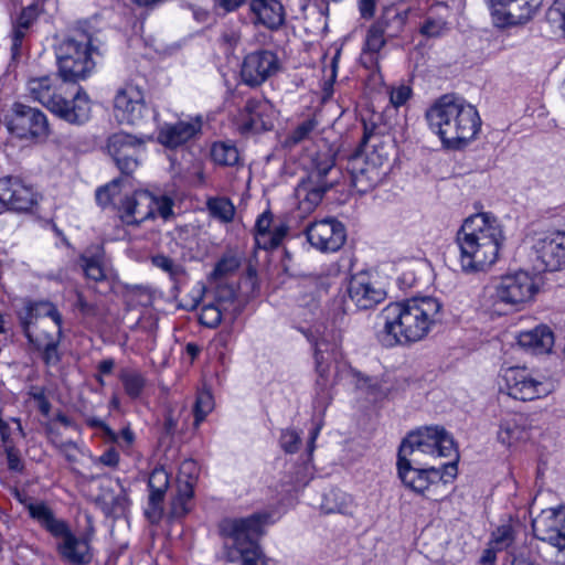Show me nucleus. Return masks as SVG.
Returning a JSON list of instances; mask_svg holds the SVG:
<instances>
[{"label": "nucleus", "mask_w": 565, "mask_h": 565, "mask_svg": "<svg viewBox=\"0 0 565 565\" xmlns=\"http://www.w3.org/2000/svg\"><path fill=\"white\" fill-rule=\"evenodd\" d=\"M7 128L20 139L44 141L50 135L47 117L41 110L15 104Z\"/></svg>", "instance_id": "obj_16"}, {"label": "nucleus", "mask_w": 565, "mask_h": 565, "mask_svg": "<svg viewBox=\"0 0 565 565\" xmlns=\"http://www.w3.org/2000/svg\"><path fill=\"white\" fill-rule=\"evenodd\" d=\"M320 508L326 514H352L355 504L350 494L339 489H332L323 495Z\"/></svg>", "instance_id": "obj_32"}, {"label": "nucleus", "mask_w": 565, "mask_h": 565, "mask_svg": "<svg viewBox=\"0 0 565 565\" xmlns=\"http://www.w3.org/2000/svg\"><path fill=\"white\" fill-rule=\"evenodd\" d=\"M29 395L34 399L36 403L38 408L43 415H49L51 411V404L49 399L45 396V392L42 387H31Z\"/></svg>", "instance_id": "obj_51"}, {"label": "nucleus", "mask_w": 565, "mask_h": 565, "mask_svg": "<svg viewBox=\"0 0 565 565\" xmlns=\"http://www.w3.org/2000/svg\"><path fill=\"white\" fill-rule=\"evenodd\" d=\"M47 317L57 327V335L62 334L63 318L54 303L50 301L29 302L21 316L23 332L26 339H32L34 333L33 323L36 319Z\"/></svg>", "instance_id": "obj_28"}, {"label": "nucleus", "mask_w": 565, "mask_h": 565, "mask_svg": "<svg viewBox=\"0 0 565 565\" xmlns=\"http://www.w3.org/2000/svg\"><path fill=\"white\" fill-rule=\"evenodd\" d=\"M122 183L116 179L96 191L97 204L104 209L113 205L122 223L137 225L157 216L168 220L173 214V201L169 196H156L142 190L128 195Z\"/></svg>", "instance_id": "obj_4"}, {"label": "nucleus", "mask_w": 565, "mask_h": 565, "mask_svg": "<svg viewBox=\"0 0 565 565\" xmlns=\"http://www.w3.org/2000/svg\"><path fill=\"white\" fill-rule=\"evenodd\" d=\"M248 6L254 25L277 31L285 24L286 10L280 0H250Z\"/></svg>", "instance_id": "obj_24"}, {"label": "nucleus", "mask_w": 565, "mask_h": 565, "mask_svg": "<svg viewBox=\"0 0 565 565\" xmlns=\"http://www.w3.org/2000/svg\"><path fill=\"white\" fill-rule=\"evenodd\" d=\"M46 339L42 340L38 335L33 333L32 339H28L30 343H32L38 350L42 351V358L47 365H56L60 360V353H58V342L60 337L54 338L51 334L45 335Z\"/></svg>", "instance_id": "obj_34"}, {"label": "nucleus", "mask_w": 565, "mask_h": 565, "mask_svg": "<svg viewBox=\"0 0 565 565\" xmlns=\"http://www.w3.org/2000/svg\"><path fill=\"white\" fill-rule=\"evenodd\" d=\"M501 388L514 399L527 402L548 396L555 384L552 379L525 366H508L500 371Z\"/></svg>", "instance_id": "obj_12"}, {"label": "nucleus", "mask_w": 565, "mask_h": 565, "mask_svg": "<svg viewBox=\"0 0 565 565\" xmlns=\"http://www.w3.org/2000/svg\"><path fill=\"white\" fill-rule=\"evenodd\" d=\"M388 22L385 19L376 21L366 35V49L371 52H379L386 43V30Z\"/></svg>", "instance_id": "obj_40"}, {"label": "nucleus", "mask_w": 565, "mask_h": 565, "mask_svg": "<svg viewBox=\"0 0 565 565\" xmlns=\"http://www.w3.org/2000/svg\"><path fill=\"white\" fill-rule=\"evenodd\" d=\"M492 22L498 28L523 24L541 8L543 0H487Z\"/></svg>", "instance_id": "obj_19"}, {"label": "nucleus", "mask_w": 565, "mask_h": 565, "mask_svg": "<svg viewBox=\"0 0 565 565\" xmlns=\"http://www.w3.org/2000/svg\"><path fill=\"white\" fill-rule=\"evenodd\" d=\"M333 167L334 158L329 150L317 152L312 157L308 178L296 188L298 209L302 214L311 213L321 202L330 186L324 178Z\"/></svg>", "instance_id": "obj_13"}, {"label": "nucleus", "mask_w": 565, "mask_h": 565, "mask_svg": "<svg viewBox=\"0 0 565 565\" xmlns=\"http://www.w3.org/2000/svg\"><path fill=\"white\" fill-rule=\"evenodd\" d=\"M39 198L36 190L18 177L0 179V213L4 210L31 211L38 204Z\"/></svg>", "instance_id": "obj_20"}, {"label": "nucleus", "mask_w": 565, "mask_h": 565, "mask_svg": "<svg viewBox=\"0 0 565 565\" xmlns=\"http://www.w3.org/2000/svg\"><path fill=\"white\" fill-rule=\"evenodd\" d=\"M332 341H333V343L331 345L330 351L332 353H334V351L338 349V347L340 344V337H339V334H333L332 335ZM328 351H329V344H328L327 340L323 337L316 341V364H317V371H318L320 377L323 381V382L318 381L319 385H326L327 384L326 374H327V371H328V366H326L323 364V359H324L323 358V353L328 352Z\"/></svg>", "instance_id": "obj_38"}, {"label": "nucleus", "mask_w": 565, "mask_h": 565, "mask_svg": "<svg viewBox=\"0 0 565 565\" xmlns=\"http://www.w3.org/2000/svg\"><path fill=\"white\" fill-rule=\"evenodd\" d=\"M518 344L526 352L534 355L547 354L554 345V333L545 324L519 332Z\"/></svg>", "instance_id": "obj_29"}, {"label": "nucleus", "mask_w": 565, "mask_h": 565, "mask_svg": "<svg viewBox=\"0 0 565 565\" xmlns=\"http://www.w3.org/2000/svg\"><path fill=\"white\" fill-rule=\"evenodd\" d=\"M62 541L57 545L60 555L71 564L86 565L93 558L89 539L76 536L66 525L65 533L55 536Z\"/></svg>", "instance_id": "obj_27"}, {"label": "nucleus", "mask_w": 565, "mask_h": 565, "mask_svg": "<svg viewBox=\"0 0 565 565\" xmlns=\"http://www.w3.org/2000/svg\"><path fill=\"white\" fill-rule=\"evenodd\" d=\"M119 380L124 385L126 394L132 399L141 396L147 384L143 374L134 369L120 370Z\"/></svg>", "instance_id": "obj_33"}, {"label": "nucleus", "mask_w": 565, "mask_h": 565, "mask_svg": "<svg viewBox=\"0 0 565 565\" xmlns=\"http://www.w3.org/2000/svg\"><path fill=\"white\" fill-rule=\"evenodd\" d=\"M416 278L413 270H405L396 278V284L401 290H407L415 285Z\"/></svg>", "instance_id": "obj_55"}, {"label": "nucleus", "mask_w": 565, "mask_h": 565, "mask_svg": "<svg viewBox=\"0 0 565 565\" xmlns=\"http://www.w3.org/2000/svg\"><path fill=\"white\" fill-rule=\"evenodd\" d=\"M309 243L320 252L339 250L347 238L343 224L333 217L311 223L307 227Z\"/></svg>", "instance_id": "obj_21"}, {"label": "nucleus", "mask_w": 565, "mask_h": 565, "mask_svg": "<svg viewBox=\"0 0 565 565\" xmlns=\"http://www.w3.org/2000/svg\"><path fill=\"white\" fill-rule=\"evenodd\" d=\"M206 209L213 218L222 223L232 222L235 215L234 204L230 199L223 196L207 199Z\"/></svg>", "instance_id": "obj_35"}, {"label": "nucleus", "mask_w": 565, "mask_h": 565, "mask_svg": "<svg viewBox=\"0 0 565 565\" xmlns=\"http://www.w3.org/2000/svg\"><path fill=\"white\" fill-rule=\"evenodd\" d=\"M359 10L363 18L370 19L374 15L376 0H358Z\"/></svg>", "instance_id": "obj_57"}, {"label": "nucleus", "mask_w": 565, "mask_h": 565, "mask_svg": "<svg viewBox=\"0 0 565 565\" xmlns=\"http://www.w3.org/2000/svg\"><path fill=\"white\" fill-rule=\"evenodd\" d=\"M152 137L141 135L134 136L127 132H117L107 140V151L115 160L119 170L129 174L134 172L139 164V156Z\"/></svg>", "instance_id": "obj_18"}, {"label": "nucleus", "mask_w": 565, "mask_h": 565, "mask_svg": "<svg viewBox=\"0 0 565 565\" xmlns=\"http://www.w3.org/2000/svg\"><path fill=\"white\" fill-rule=\"evenodd\" d=\"M278 55L266 49L247 53L241 63L239 78L248 87H258L280 71Z\"/></svg>", "instance_id": "obj_17"}, {"label": "nucleus", "mask_w": 565, "mask_h": 565, "mask_svg": "<svg viewBox=\"0 0 565 565\" xmlns=\"http://www.w3.org/2000/svg\"><path fill=\"white\" fill-rule=\"evenodd\" d=\"M109 436L114 441L118 443L122 449L130 448L135 443V434L129 427L122 428L119 434L110 431Z\"/></svg>", "instance_id": "obj_54"}, {"label": "nucleus", "mask_w": 565, "mask_h": 565, "mask_svg": "<svg viewBox=\"0 0 565 565\" xmlns=\"http://www.w3.org/2000/svg\"><path fill=\"white\" fill-rule=\"evenodd\" d=\"M459 263L466 274L490 269L499 259L505 242L500 220L490 212L467 217L457 233Z\"/></svg>", "instance_id": "obj_2"}, {"label": "nucleus", "mask_w": 565, "mask_h": 565, "mask_svg": "<svg viewBox=\"0 0 565 565\" xmlns=\"http://www.w3.org/2000/svg\"><path fill=\"white\" fill-rule=\"evenodd\" d=\"M99 462L107 467H116L119 462V455L115 449H108L99 457Z\"/></svg>", "instance_id": "obj_58"}, {"label": "nucleus", "mask_w": 565, "mask_h": 565, "mask_svg": "<svg viewBox=\"0 0 565 565\" xmlns=\"http://www.w3.org/2000/svg\"><path fill=\"white\" fill-rule=\"evenodd\" d=\"M163 494L149 493L145 515L153 524L159 523L163 515Z\"/></svg>", "instance_id": "obj_44"}, {"label": "nucleus", "mask_w": 565, "mask_h": 565, "mask_svg": "<svg viewBox=\"0 0 565 565\" xmlns=\"http://www.w3.org/2000/svg\"><path fill=\"white\" fill-rule=\"evenodd\" d=\"M153 266L167 273L171 279H178L183 274V267L166 255H156L151 259Z\"/></svg>", "instance_id": "obj_45"}, {"label": "nucleus", "mask_w": 565, "mask_h": 565, "mask_svg": "<svg viewBox=\"0 0 565 565\" xmlns=\"http://www.w3.org/2000/svg\"><path fill=\"white\" fill-rule=\"evenodd\" d=\"M96 49L93 39L86 33H78L61 42L55 50L58 75L65 83H77L92 75L96 62Z\"/></svg>", "instance_id": "obj_9"}, {"label": "nucleus", "mask_w": 565, "mask_h": 565, "mask_svg": "<svg viewBox=\"0 0 565 565\" xmlns=\"http://www.w3.org/2000/svg\"><path fill=\"white\" fill-rule=\"evenodd\" d=\"M81 260L87 278L95 281H100L105 278L104 269L98 259L82 256Z\"/></svg>", "instance_id": "obj_48"}, {"label": "nucleus", "mask_w": 565, "mask_h": 565, "mask_svg": "<svg viewBox=\"0 0 565 565\" xmlns=\"http://www.w3.org/2000/svg\"><path fill=\"white\" fill-rule=\"evenodd\" d=\"M35 13H36V9L34 7L30 6L26 9H24L19 19L20 26H22L23 29H28L31 20L34 18Z\"/></svg>", "instance_id": "obj_60"}, {"label": "nucleus", "mask_w": 565, "mask_h": 565, "mask_svg": "<svg viewBox=\"0 0 565 565\" xmlns=\"http://www.w3.org/2000/svg\"><path fill=\"white\" fill-rule=\"evenodd\" d=\"M13 497L14 499L20 503L22 504L28 511H29V507L30 504H34L35 501L32 500L31 498H29V495L25 493V492H22L18 489H14L13 490Z\"/></svg>", "instance_id": "obj_62"}, {"label": "nucleus", "mask_w": 565, "mask_h": 565, "mask_svg": "<svg viewBox=\"0 0 565 565\" xmlns=\"http://www.w3.org/2000/svg\"><path fill=\"white\" fill-rule=\"evenodd\" d=\"M237 266L238 264L233 257H224L216 263L213 270V276L216 278L224 277L227 274L234 271Z\"/></svg>", "instance_id": "obj_52"}, {"label": "nucleus", "mask_w": 565, "mask_h": 565, "mask_svg": "<svg viewBox=\"0 0 565 565\" xmlns=\"http://www.w3.org/2000/svg\"><path fill=\"white\" fill-rule=\"evenodd\" d=\"M446 29V22L444 20L427 19L420 28V32L426 36L436 38L441 35Z\"/></svg>", "instance_id": "obj_50"}, {"label": "nucleus", "mask_w": 565, "mask_h": 565, "mask_svg": "<svg viewBox=\"0 0 565 565\" xmlns=\"http://www.w3.org/2000/svg\"><path fill=\"white\" fill-rule=\"evenodd\" d=\"M198 475L199 467L194 460L190 459L182 461L177 478L178 487L181 488V486H189L193 490Z\"/></svg>", "instance_id": "obj_42"}, {"label": "nucleus", "mask_w": 565, "mask_h": 565, "mask_svg": "<svg viewBox=\"0 0 565 565\" xmlns=\"http://www.w3.org/2000/svg\"><path fill=\"white\" fill-rule=\"evenodd\" d=\"M554 10L562 17V29L565 33V0H555Z\"/></svg>", "instance_id": "obj_64"}, {"label": "nucleus", "mask_w": 565, "mask_h": 565, "mask_svg": "<svg viewBox=\"0 0 565 565\" xmlns=\"http://www.w3.org/2000/svg\"><path fill=\"white\" fill-rule=\"evenodd\" d=\"M201 129L202 117H190L175 124H163L159 128L157 140L167 148H178L199 135Z\"/></svg>", "instance_id": "obj_25"}, {"label": "nucleus", "mask_w": 565, "mask_h": 565, "mask_svg": "<svg viewBox=\"0 0 565 565\" xmlns=\"http://www.w3.org/2000/svg\"><path fill=\"white\" fill-rule=\"evenodd\" d=\"M391 335L398 344L424 340L443 318L441 301L431 296L391 302Z\"/></svg>", "instance_id": "obj_5"}, {"label": "nucleus", "mask_w": 565, "mask_h": 565, "mask_svg": "<svg viewBox=\"0 0 565 565\" xmlns=\"http://www.w3.org/2000/svg\"><path fill=\"white\" fill-rule=\"evenodd\" d=\"M214 408V399L209 391H200L194 405V425L199 426Z\"/></svg>", "instance_id": "obj_41"}, {"label": "nucleus", "mask_w": 565, "mask_h": 565, "mask_svg": "<svg viewBox=\"0 0 565 565\" xmlns=\"http://www.w3.org/2000/svg\"><path fill=\"white\" fill-rule=\"evenodd\" d=\"M348 292L350 299L359 309L373 308L386 297L385 290L375 287L364 273H359L351 278Z\"/></svg>", "instance_id": "obj_26"}, {"label": "nucleus", "mask_w": 565, "mask_h": 565, "mask_svg": "<svg viewBox=\"0 0 565 565\" xmlns=\"http://www.w3.org/2000/svg\"><path fill=\"white\" fill-rule=\"evenodd\" d=\"M66 88L65 83H58L52 76L33 77L26 83L29 96L52 114L71 124L86 122L92 111L87 93L77 87L75 93L67 94Z\"/></svg>", "instance_id": "obj_7"}, {"label": "nucleus", "mask_w": 565, "mask_h": 565, "mask_svg": "<svg viewBox=\"0 0 565 565\" xmlns=\"http://www.w3.org/2000/svg\"><path fill=\"white\" fill-rule=\"evenodd\" d=\"M199 320L203 326L215 328L222 320V310L218 305H205L202 307Z\"/></svg>", "instance_id": "obj_46"}, {"label": "nucleus", "mask_w": 565, "mask_h": 565, "mask_svg": "<svg viewBox=\"0 0 565 565\" xmlns=\"http://www.w3.org/2000/svg\"><path fill=\"white\" fill-rule=\"evenodd\" d=\"M194 490L189 486L178 487V493L171 502L170 514L172 518H183L192 509Z\"/></svg>", "instance_id": "obj_37"}, {"label": "nucleus", "mask_w": 565, "mask_h": 565, "mask_svg": "<svg viewBox=\"0 0 565 565\" xmlns=\"http://www.w3.org/2000/svg\"><path fill=\"white\" fill-rule=\"evenodd\" d=\"M113 116L119 125L140 127L159 113L147 100L142 86L126 82L116 88L113 96Z\"/></svg>", "instance_id": "obj_11"}, {"label": "nucleus", "mask_w": 565, "mask_h": 565, "mask_svg": "<svg viewBox=\"0 0 565 565\" xmlns=\"http://www.w3.org/2000/svg\"><path fill=\"white\" fill-rule=\"evenodd\" d=\"M28 512L30 518L53 537L65 533L67 522L57 519L52 508L45 501L36 500L34 504H30Z\"/></svg>", "instance_id": "obj_30"}, {"label": "nucleus", "mask_w": 565, "mask_h": 565, "mask_svg": "<svg viewBox=\"0 0 565 565\" xmlns=\"http://www.w3.org/2000/svg\"><path fill=\"white\" fill-rule=\"evenodd\" d=\"M211 158L216 164L234 166L239 160V153L233 143L218 141L211 147Z\"/></svg>", "instance_id": "obj_36"}, {"label": "nucleus", "mask_w": 565, "mask_h": 565, "mask_svg": "<svg viewBox=\"0 0 565 565\" xmlns=\"http://www.w3.org/2000/svg\"><path fill=\"white\" fill-rule=\"evenodd\" d=\"M279 441L286 452L294 454L299 448L300 436L294 429H286L282 430Z\"/></svg>", "instance_id": "obj_49"}, {"label": "nucleus", "mask_w": 565, "mask_h": 565, "mask_svg": "<svg viewBox=\"0 0 565 565\" xmlns=\"http://www.w3.org/2000/svg\"><path fill=\"white\" fill-rule=\"evenodd\" d=\"M365 154H352L347 164L352 186L360 193L367 192L386 175L383 169L388 159L386 143L375 134L365 136Z\"/></svg>", "instance_id": "obj_8"}, {"label": "nucleus", "mask_w": 565, "mask_h": 565, "mask_svg": "<svg viewBox=\"0 0 565 565\" xmlns=\"http://www.w3.org/2000/svg\"><path fill=\"white\" fill-rule=\"evenodd\" d=\"M24 38V31L22 26H18L13 30L12 34V51L17 52L22 43V39Z\"/></svg>", "instance_id": "obj_63"}, {"label": "nucleus", "mask_w": 565, "mask_h": 565, "mask_svg": "<svg viewBox=\"0 0 565 565\" xmlns=\"http://www.w3.org/2000/svg\"><path fill=\"white\" fill-rule=\"evenodd\" d=\"M318 121L315 118H308L298 124L285 138L286 147H294L310 138L317 128Z\"/></svg>", "instance_id": "obj_39"}, {"label": "nucleus", "mask_w": 565, "mask_h": 565, "mask_svg": "<svg viewBox=\"0 0 565 565\" xmlns=\"http://www.w3.org/2000/svg\"><path fill=\"white\" fill-rule=\"evenodd\" d=\"M412 96V88L407 85H401L395 89H391V104L394 107L404 105Z\"/></svg>", "instance_id": "obj_53"}, {"label": "nucleus", "mask_w": 565, "mask_h": 565, "mask_svg": "<svg viewBox=\"0 0 565 565\" xmlns=\"http://www.w3.org/2000/svg\"><path fill=\"white\" fill-rule=\"evenodd\" d=\"M222 40L228 45L230 50H234L241 40V35L238 32L232 30L223 33Z\"/></svg>", "instance_id": "obj_59"}, {"label": "nucleus", "mask_w": 565, "mask_h": 565, "mask_svg": "<svg viewBox=\"0 0 565 565\" xmlns=\"http://www.w3.org/2000/svg\"><path fill=\"white\" fill-rule=\"evenodd\" d=\"M6 454H7V461H8L9 469L13 470V471H21L23 468V465H22V461H21L18 452L14 450V448L13 447L6 448Z\"/></svg>", "instance_id": "obj_56"}, {"label": "nucleus", "mask_w": 565, "mask_h": 565, "mask_svg": "<svg viewBox=\"0 0 565 565\" xmlns=\"http://www.w3.org/2000/svg\"><path fill=\"white\" fill-rule=\"evenodd\" d=\"M422 456L456 460L458 454L452 437L443 427H423L403 439L397 455V476L405 488L428 497L433 488L456 477L457 466L455 461L430 466L420 461Z\"/></svg>", "instance_id": "obj_1"}, {"label": "nucleus", "mask_w": 565, "mask_h": 565, "mask_svg": "<svg viewBox=\"0 0 565 565\" xmlns=\"http://www.w3.org/2000/svg\"><path fill=\"white\" fill-rule=\"evenodd\" d=\"M289 231L281 217H275L270 211L263 212L255 223V243L258 248L268 250L278 247Z\"/></svg>", "instance_id": "obj_23"}, {"label": "nucleus", "mask_w": 565, "mask_h": 565, "mask_svg": "<svg viewBox=\"0 0 565 565\" xmlns=\"http://www.w3.org/2000/svg\"><path fill=\"white\" fill-rule=\"evenodd\" d=\"M267 523L268 515L265 513L224 519L220 523V533L231 541L225 544L226 558L242 565H269V558L258 543Z\"/></svg>", "instance_id": "obj_6"}, {"label": "nucleus", "mask_w": 565, "mask_h": 565, "mask_svg": "<svg viewBox=\"0 0 565 565\" xmlns=\"http://www.w3.org/2000/svg\"><path fill=\"white\" fill-rule=\"evenodd\" d=\"M537 552L551 565H565V508L543 510L532 521Z\"/></svg>", "instance_id": "obj_10"}, {"label": "nucleus", "mask_w": 565, "mask_h": 565, "mask_svg": "<svg viewBox=\"0 0 565 565\" xmlns=\"http://www.w3.org/2000/svg\"><path fill=\"white\" fill-rule=\"evenodd\" d=\"M430 130L444 148L461 150L475 140L481 130L478 109L461 97L444 95L426 111Z\"/></svg>", "instance_id": "obj_3"}, {"label": "nucleus", "mask_w": 565, "mask_h": 565, "mask_svg": "<svg viewBox=\"0 0 565 565\" xmlns=\"http://www.w3.org/2000/svg\"><path fill=\"white\" fill-rule=\"evenodd\" d=\"M539 278L526 270L503 275L495 286L498 301L510 306H522L533 300L539 292Z\"/></svg>", "instance_id": "obj_15"}, {"label": "nucleus", "mask_w": 565, "mask_h": 565, "mask_svg": "<svg viewBox=\"0 0 565 565\" xmlns=\"http://www.w3.org/2000/svg\"><path fill=\"white\" fill-rule=\"evenodd\" d=\"M531 252L537 271L565 268V232L548 230L533 233Z\"/></svg>", "instance_id": "obj_14"}, {"label": "nucleus", "mask_w": 565, "mask_h": 565, "mask_svg": "<svg viewBox=\"0 0 565 565\" xmlns=\"http://www.w3.org/2000/svg\"><path fill=\"white\" fill-rule=\"evenodd\" d=\"M170 478L164 468L158 467L152 470L148 479L149 493L166 494Z\"/></svg>", "instance_id": "obj_43"}, {"label": "nucleus", "mask_w": 565, "mask_h": 565, "mask_svg": "<svg viewBox=\"0 0 565 565\" xmlns=\"http://www.w3.org/2000/svg\"><path fill=\"white\" fill-rule=\"evenodd\" d=\"M513 542V531L510 525H502L498 527L493 534L490 545H493V548L502 551L509 547Z\"/></svg>", "instance_id": "obj_47"}, {"label": "nucleus", "mask_w": 565, "mask_h": 565, "mask_svg": "<svg viewBox=\"0 0 565 565\" xmlns=\"http://www.w3.org/2000/svg\"><path fill=\"white\" fill-rule=\"evenodd\" d=\"M216 4L224 9L226 12H231L239 8L245 0H215Z\"/></svg>", "instance_id": "obj_61"}, {"label": "nucleus", "mask_w": 565, "mask_h": 565, "mask_svg": "<svg viewBox=\"0 0 565 565\" xmlns=\"http://www.w3.org/2000/svg\"><path fill=\"white\" fill-rule=\"evenodd\" d=\"M526 438L527 431L521 416L509 415L500 420L497 439L501 445L512 447Z\"/></svg>", "instance_id": "obj_31"}, {"label": "nucleus", "mask_w": 565, "mask_h": 565, "mask_svg": "<svg viewBox=\"0 0 565 565\" xmlns=\"http://www.w3.org/2000/svg\"><path fill=\"white\" fill-rule=\"evenodd\" d=\"M275 119L276 109L269 100L253 98L247 100L238 125L243 132H262L270 130Z\"/></svg>", "instance_id": "obj_22"}]
</instances>
